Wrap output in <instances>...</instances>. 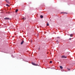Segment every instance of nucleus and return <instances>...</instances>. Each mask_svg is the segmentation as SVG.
I'll list each match as a JSON object with an SVG mask.
<instances>
[{
  "label": "nucleus",
  "instance_id": "f257e3e1",
  "mask_svg": "<svg viewBox=\"0 0 75 75\" xmlns=\"http://www.w3.org/2000/svg\"><path fill=\"white\" fill-rule=\"evenodd\" d=\"M32 64L33 65H35V66H37L38 65V64H35L33 62H32Z\"/></svg>",
  "mask_w": 75,
  "mask_h": 75
},
{
  "label": "nucleus",
  "instance_id": "f03ea898",
  "mask_svg": "<svg viewBox=\"0 0 75 75\" xmlns=\"http://www.w3.org/2000/svg\"><path fill=\"white\" fill-rule=\"evenodd\" d=\"M62 58H67V57L65 56H62Z\"/></svg>",
  "mask_w": 75,
  "mask_h": 75
},
{
  "label": "nucleus",
  "instance_id": "f8f14e48",
  "mask_svg": "<svg viewBox=\"0 0 75 75\" xmlns=\"http://www.w3.org/2000/svg\"><path fill=\"white\" fill-rule=\"evenodd\" d=\"M47 26H48L49 25V24H48V23H47Z\"/></svg>",
  "mask_w": 75,
  "mask_h": 75
},
{
  "label": "nucleus",
  "instance_id": "9d476101",
  "mask_svg": "<svg viewBox=\"0 0 75 75\" xmlns=\"http://www.w3.org/2000/svg\"><path fill=\"white\" fill-rule=\"evenodd\" d=\"M62 13H64V14H68V13H64V12L61 13V14H62Z\"/></svg>",
  "mask_w": 75,
  "mask_h": 75
},
{
  "label": "nucleus",
  "instance_id": "39448f33",
  "mask_svg": "<svg viewBox=\"0 0 75 75\" xmlns=\"http://www.w3.org/2000/svg\"><path fill=\"white\" fill-rule=\"evenodd\" d=\"M23 43H24V40H23L22 41V42H21V45H22V44H23Z\"/></svg>",
  "mask_w": 75,
  "mask_h": 75
},
{
  "label": "nucleus",
  "instance_id": "7ed1b4c3",
  "mask_svg": "<svg viewBox=\"0 0 75 75\" xmlns=\"http://www.w3.org/2000/svg\"><path fill=\"white\" fill-rule=\"evenodd\" d=\"M4 20H10L9 18L6 17L4 18Z\"/></svg>",
  "mask_w": 75,
  "mask_h": 75
},
{
  "label": "nucleus",
  "instance_id": "20e7f679",
  "mask_svg": "<svg viewBox=\"0 0 75 75\" xmlns=\"http://www.w3.org/2000/svg\"><path fill=\"white\" fill-rule=\"evenodd\" d=\"M6 1L7 3H8V4H10V2L8 0H5Z\"/></svg>",
  "mask_w": 75,
  "mask_h": 75
},
{
  "label": "nucleus",
  "instance_id": "dca6fc26",
  "mask_svg": "<svg viewBox=\"0 0 75 75\" xmlns=\"http://www.w3.org/2000/svg\"><path fill=\"white\" fill-rule=\"evenodd\" d=\"M69 40H71V38H69Z\"/></svg>",
  "mask_w": 75,
  "mask_h": 75
},
{
  "label": "nucleus",
  "instance_id": "f3484780",
  "mask_svg": "<svg viewBox=\"0 0 75 75\" xmlns=\"http://www.w3.org/2000/svg\"><path fill=\"white\" fill-rule=\"evenodd\" d=\"M57 38H59V37H57Z\"/></svg>",
  "mask_w": 75,
  "mask_h": 75
},
{
  "label": "nucleus",
  "instance_id": "1a4fd4ad",
  "mask_svg": "<svg viewBox=\"0 0 75 75\" xmlns=\"http://www.w3.org/2000/svg\"><path fill=\"white\" fill-rule=\"evenodd\" d=\"M40 17L41 18H43V16H42V15L40 16Z\"/></svg>",
  "mask_w": 75,
  "mask_h": 75
},
{
  "label": "nucleus",
  "instance_id": "a211bd4d",
  "mask_svg": "<svg viewBox=\"0 0 75 75\" xmlns=\"http://www.w3.org/2000/svg\"><path fill=\"white\" fill-rule=\"evenodd\" d=\"M39 50H40V48H39Z\"/></svg>",
  "mask_w": 75,
  "mask_h": 75
},
{
  "label": "nucleus",
  "instance_id": "2eb2a0df",
  "mask_svg": "<svg viewBox=\"0 0 75 75\" xmlns=\"http://www.w3.org/2000/svg\"><path fill=\"white\" fill-rule=\"evenodd\" d=\"M67 69L69 71H70V69L68 68H67Z\"/></svg>",
  "mask_w": 75,
  "mask_h": 75
},
{
  "label": "nucleus",
  "instance_id": "6e6552de",
  "mask_svg": "<svg viewBox=\"0 0 75 75\" xmlns=\"http://www.w3.org/2000/svg\"><path fill=\"white\" fill-rule=\"evenodd\" d=\"M18 11V9H16L15 11L16 13H17V11Z\"/></svg>",
  "mask_w": 75,
  "mask_h": 75
},
{
  "label": "nucleus",
  "instance_id": "ddd939ff",
  "mask_svg": "<svg viewBox=\"0 0 75 75\" xmlns=\"http://www.w3.org/2000/svg\"><path fill=\"white\" fill-rule=\"evenodd\" d=\"M72 35H73V34H71L70 35V37H72Z\"/></svg>",
  "mask_w": 75,
  "mask_h": 75
},
{
  "label": "nucleus",
  "instance_id": "0eeeda50",
  "mask_svg": "<svg viewBox=\"0 0 75 75\" xmlns=\"http://www.w3.org/2000/svg\"><path fill=\"white\" fill-rule=\"evenodd\" d=\"M60 68H61V69H62V68H63V67H62V66H60Z\"/></svg>",
  "mask_w": 75,
  "mask_h": 75
},
{
  "label": "nucleus",
  "instance_id": "9b49d317",
  "mask_svg": "<svg viewBox=\"0 0 75 75\" xmlns=\"http://www.w3.org/2000/svg\"><path fill=\"white\" fill-rule=\"evenodd\" d=\"M6 6H7L8 7H10V6H9L8 5L6 4Z\"/></svg>",
  "mask_w": 75,
  "mask_h": 75
},
{
  "label": "nucleus",
  "instance_id": "4468645a",
  "mask_svg": "<svg viewBox=\"0 0 75 75\" xmlns=\"http://www.w3.org/2000/svg\"><path fill=\"white\" fill-rule=\"evenodd\" d=\"M50 63H51H51H52V61H50Z\"/></svg>",
  "mask_w": 75,
  "mask_h": 75
},
{
  "label": "nucleus",
  "instance_id": "423d86ee",
  "mask_svg": "<svg viewBox=\"0 0 75 75\" xmlns=\"http://www.w3.org/2000/svg\"><path fill=\"white\" fill-rule=\"evenodd\" d=\"M22 19H23V20H26V18H25L24 17H23V18H22Z\"/></svg>",
  "mask_w": 75,
  "mask_h": 75
}]
</instances>
